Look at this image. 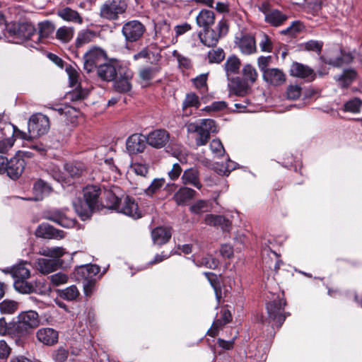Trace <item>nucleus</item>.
<instances>
[{
  "instance_id": "f257e3e1",
  "label": "nucleus",
  "mask_w": 362,
  "mask_h": 362,
  "mask_svg": "<svg viewBox=\"0 0 362 362\" xmlns=\"http://www.w3.org/2000/svg\"><path fill=\"white\" fill-rule=\"evenodd\" d=\"M107 198L110 201V204H107V207L114 209L117 212L124 214L135 219L141 217V212L134 199L129 196H126L123 199H119L110 192L107 193Z\"/></svg>"
},
{
  "instance_id": "f03ea898",
  "label": "nucleus",
  "mask_w": 362,
  "mask_h": 362,
  "mask_svg": "<svg viewBox=\"0 0 362 362\" xmlns=\"http://www.w3.org/2000/svg\"><path fill=\"white\" fill-rule=\"evenodd\" d=\"M187 132L197 133L196 144L198 146L206 144L211 133H216L218 129L214 120L211 119H202L199 123L191 122L186 124Z\"/></svg>"
},
{
  "instance_id": "7ed1b4c3",
  "label": "nucleus",
  "mask_w": 362,
  "mask_h": 362,
  "mask_svg": "<svg viewBox=\"0 0 362 362\" xmlns=\"http://www.w3.org/2000/svg\"><path fill=\"white\" fill-rule=\"evenodd\" d=\"M14 320L18 334V338L28 336L40 325L39 315L34 310L21 312L17 315Z\"/></svg>"
},
{
  "instance_id": "20e7f679",
  "label": "nucleus",
  "mask_w": 362,
  "mask_h": 362,
  "mask_svg": "<svg viewBox=\"0 0 362 362\" xmlns=\"http://www.w3.org/2000/svg\"><path fill=\"white\" fill-rule=\"evenodd\" d=\"M228 31V25L224 19L218 21L215 28L209 27L204 28L202 32L199 33L201 42L207 47L216 46L220 38L225 36Z\"/></svg>"
},
{
  "instance_id": "39448f33",
  "label": "nucleus",
  "mask_w": 362,
  "mask_h": 362,
  "mask_svg": "<svg viewBox=\"0 0 362 362\" xmlns=\"http://www.w3.org/2000/svg\"><path fill=\"white\" fill-rule=\"evenodd\" d=\"M30 136H40L46 134L50 129V122L47 116L40 113L32 115L28 122Z\"/></svg>"
},
{
  "instance_id": "423d86ee",
  "label": "nucleus",
  "mask_w": 362,
  "mask_h": 362,
  "mask_svg": "<svg viewBox=\"0 0 362 362\" xmlns=\"http://www.w3.org/2000/svg\"><path fill=\"white\" fill-rule=\"evenodd\" d=\"M259 10L264 14L265 22L272 26L279 27L288 20L287 14L272 7L267 1H263L259 6Z\"/></svg>"
},
{
  "instance_id": "0eeeda50",
  "label": "nucleus",
  "mask_w": 362,
  "mask_h": 362,
  "mask_svg": "<svg viewBox=\"0 0 362 362\" xmlns=\"http://www.w3.org/2000/svg\"><path fill=\"white\" fill-rule=\"evenodd\" d=\"M127 4L122 0H107L100 7V15L107 20H116L124 13Z\"/></svg>"
},
{
  "instance_id": "6e6552de",
  "label": "nucleus",
  "mask_w": 362,
  "mask_h": 362,
  "mask_svg": "<svg viewBox=\"0 0 362 362\" xmlns=\"http://www.w3.org/2000/svg\"><path fill=\"white\" fill-rule=\"evenodd\" d=\"M36 29L30 22L11 23L8 24V33L18 40H26L35 34Z\"/></svg>"
},
{
  "instance_id": "1a4fd4ad",
  "label": "nucleus",
  "mask_w": 362,
  "mask_h": 362,
  "mask_svg": "<svg viewBox=\"0 0 362 362\" xmlns=\"http://www.w3.org/2000/svg\"><path fill=\"white\" fill-rule=\"evenodd\" d=\"M146 32L145 25L137 20L126 22L122 28V33L128 42H135L139 40Z\"/></svg>"
},
{
  "instance_id": "9d476101",
  "label": "nucleus",
  "mask_w": 362,
  "mask_h": 362,
  "mask_svg": "<svg viewBox=\"0 0 362 362\" xmlns=\"http://www.w3.org/2000/svg\"><path fill=\"white\" fill-rule=\"evenodd\" d=\"M320 59L325 64L339 67L351 62L353 57L351 53L344 52L341 49L335 48L328 51L325 56H321Z\"/></svg>"
},
{
  "instance_id": "9b49d317",
  "label": "nucleus",
  "mask_w": 362,
  "mask_h": 362,
  "mask_svg": "<svg viewBox=\"0 0 362 362\" xmlns=\"http://www.w3.org/2000/svg\"><path fill=\"white\" fill-rule=\"evenodd\" d=\"M133 76L132 71L127 67H118V74L113 79V87L115 91L119 93H129L132 88L131 80Z\"/></svg>"
},
{
  "instance_id": "f8f14e48",
  "label": "nucleus",
  "mask_w": 362,
  "mask_h": 362,
  "mask_svg": "<svg viewBox=\"0 0 362 362\" xmlns=\"http://www.w3.org/2000/svg\"><path fill=\"white\" fill-rule=\"evenodd\" d=\"M105 60V52L100 48L93 47L84 54V69L88 73L91 72L101 66Z\"/></svg>"
},
{
  "instance_id": "ddd939ff",
  "label": "nucleus",
  "mask_w": 362,
  "mask_h": 362,
  "mask_svg": "<svg viewBox=\"0 0 362 362\" xmlns=\"http://www.w3.org/2000/svg\"><path fill=\"white\" fill-rule=\"evenodd\" d=\"M286 301L283 299H274L267 304V310L269 322H275L278 327L281 326L286 320V315H284Z\"/></svg>"
},
{
  "instance_id": "4468645a",
  "label": "nucleus",
  "mask_w": 362,
  "mask_h": 362,
  "mask_svg": "<svg viewBox=\"0 0 362 362\" xmlns=\"http://www.w3.org/2000/svg\"><path fill=\"white\" fill-rule=\"evenodd\" d=\"M235 43L243 54L250 55L257 51L255 38L252 35L241 33L235 37Z\"/></svg>"
},
{
  "instance_id": "2eb2a0df",
  "label": "nucleus",
  "mask_w": 362,
  "mask_h": 362,
  "mask_svg": "<svg viewBox=\"0 0 362 362\" xmlns=\"http://www.w3.org/2000/svg\"><path fill=\"white\" fill-rule=\"evenodd\" d=\"M170 139V134L165 129H158L151 132L146 137V143L156 148L165 146Z\"/></svg>"
},
{
  "instance_id": "dca6fc26",
  "label": "nucleus",
  "mask_w": 362,
  "mask_h": 362,
  "mask_svg": "<svg viewBox=\"0 0 362 362\" xmlns=\"http://www.w3.org/2000/svg\"><path fill=\"white\" fill-rule=\"evenodd\" d=\"M101 189L96 185H88L83 189V199L93 208L98 209L103 205L100 196Z\"/></svg>"
},
{
  "instance_id": "f3484780",
  "label": "nucleus",
  "mask_w": 362,
  "mask_h": 362,
  "mask_svg": "<svg viewBox=\"0 0 362 362\" xmlns=\"http://www.w3.org/2000/svg\"><path fill=\"white\" fill-rule=\"evenodd\" d=\"M25 166V160L20 156H15L8 160L6 173L10 178L16 180L21 175Z\"/></svg>"
},
{
  "instance_id": "a211bd4d",
  "label": "nucleus",
  "mask_w": 362,
  "mask_h": 362,
  "mask_svg": "<svg viewBox=\"0 0 362 362\" xmlns=\"http://www.w3.org/2000/svg\"><path fill=\"white\" fill-rule=\"evenodd\" d=\"M146 138L142 134H134L127 139V150L129 154L141 153L146 148Z\"/></svg>"
},
{
  "instance_id": "6ab92c4d",
  "label": "nucleus",
  "mask_w": 362,
  "mask_h": 362,
  "mask_svg": "<svg viewBox=\"0 0 362 362\" xmlns=\"http://www.w3.org/2000/svg\"><path fill=\"white\" fill-rule=\"evenodd\" d=\"M36 337L44 345L53 346L58 341L59 333L53 328L43 327L37 331Z\"/></svg>"
},
{
  "instance_id": "aec40b11",
  "label": "nucleus",
  "mask_w": 362,
  "mask_h": 362,
  "mask_svg": "<svg viewBox=\"0 0 362 362\" xmlns=\"http://www.w3.org/2000/svg\"><path fill=\"white\" fill-rule=\"evenodd\" d=\"M35 235L37 237L47 239H62L65 237L63 230L56 229L47 223L40 224L36 229Z\"/></svg>"
},
{
  "instance_id": "412c9836",
  "label": "nucleus",
  "mask_w": 362,
  "mask_h": 362,
  "mask_svg": "<svg viewBox=\"0 0 362 362\" xmlns=\"http://www.w3.org/2000/svg\"><path fill=\"white\" fill-rule=\"evenodd\" d=\"M181 180L184 185H192L198 189L202 187L199 171L196 167L185 170L181 176Z\"/></svg>"
},
{
  "instance_id": "4be33fe9",
  "label": "nucleus",
  "mask_w": 362,
  "mask_h": 362,
  "mask_svg": "<svg viewBox=\"0 0 362 362\" xmlns=\"http://www.w3.org/2000/svg\"><path fill=\"white\" fill-rule=\"evenodd\" d=\"M290 74L291 76L308 81H313L315 77V74L311 68L298 62H293L291 64Z\"/></svg>"
},
{
  "instance_id": "5701e85b",
  "label": "nucleus",
  "mask_w": 362,
  "mask_h": 362,
  "mask_svg": "<svg viewBox=\"0 0 362 362\" xmlns=\"http://www.w3.org/2000/svg\"><path fill=\"white\" fill-rule=\"evenodd\" d=\"M204 222L206 225L219 227L223 231H229L231 227V221L221 215L207 214Z\"/></svg>"
},
{
  "instance_id": "b1692460",
  "label": "nucleus",
  "mask_w": 362,
  "mask_h": 362,
  "mask_svg": "<svg viewBox=\"0 0 362 362\" xmlns=\"http://www.w3.org/2000/svg\"><path fill=\"white\" fill-rule=\"evenodd\" d=\"M52 190V187L49 183L42 179H38L33 185V191L34 197L31 199L35 201L42 200L50 194Z\"/></svg>"
},
{
  "instance_id": "393cba45",
  "label": "nucleus",
  "mask_w": 362,
  "mask_h": 362,
  "mask_svg": "<svg viewBox=\"0 0 362 362\" xmlns=\"http://www.w3.org/2000/svg\"><path fill=\"white\" fill-rule=\"evenodd\" d=\"M201 103L199 98L195 93H187L182 102V116H190L193 113L192 109H198Z\"/></svg>"
},
{
  "instance_id": "a878e982",
  "label": "nucleus",
  "mask_w": 362,
  "mask_h": 362,
  "mask_svg": "<svg viewBox=\"0 0 362 362\" xmlns=\"http://www.w3.org/2000/svg\"><path fill=\"white\" fill-rule=\"evenodd\" d=\"M97 74L102 80L110 81L118 74V68L112 63L105 62L98 67Z\"/></svg>"
},
{
  "instance_id": "bb28decb",
  "label": "nucleus",
  "mask_w": 362,
  "mask_h": 362,
  "mask_svg": "<svg viewBox=\"0 0 362 362\" xmlns=\"http://www.w3.org/2000/svg\"><path fill=\"white\" fill-rule=\"evenodd\" d=\"M262 75L265 81L274 86L281 85L286 81L285 74L281 69L277 68L269 69Z\"/></svg>"
},
{
  "instance_id": "cd10ccee",
  "label": "nucleus",
  "mask_w": 362,
  "mask_h": 362,
  "mask_svg": "<svg viewBox=\"0 0 362 362\" xmlns=\"http://www.w3.org/2000/svg\"><path fill=\"white\" fill-rule=\"evenodd\" d=\"M62 264L59 259L40 258L36 262V267L42 274H49L57 270Z\"/></svg>"
},
{
  "instance_id": "c85d7f7f",
  "label": "nucleus",
  "mask_w": 362,
  "mask_h": 362,
  "mask_svg": "<svg viewBox=\"0 0 362 362\" xmlns=\"http://www.w3.org/2000/svg\"><path fill=\"white\" fill-rule=\"evenodd\" d=\"M172 235L170 229L166 227H157L151 231L154 244L162 245L169 241Z\"/></svg>"
},
{
  "instance_id": "c756f323",
  "label": "nucleus",
  "mask_w": 362,
  "mask_h": 362,
  "mask_svg": "<svg viewBox=\"0 0 362 362\" xmlns=\"http://www.w3.org/2000/svg\"><path fill=\"white\" fill-rule=\"evenodd\" d=\"M196 194V191L187 187H180L174 194L173 199L177 205H185Z\"/></svg>"
},
{
  "instance_id": "7c9ffc66",
  "label": "nucleus",
  "mask_w": 362,
  "mask_h": 362,
  "mask_svg": "<svg viewBox=\"0 0 362 362\" xmlns=\"http://www.w3.org/2000/svg\"><path fill=\"white\" fill-rule=\"evenodd\" d=\"M27 262H21L10 269L4 270L5 273H11L13 279H28L30 275V269L26 267Z\"/></svg>"
},
{
  "instance_id": "2f4dec72",
  "label": "nucleus",
  "mask_w": 362,
  "mask_h": 362,
  "mask_svg": "<svg viewBox=\"0 0 362 362\" xmlns=\"http://www.w3.org/2000/svg\"><path fill=\"white\" fill-rule=\"evenodd\" d=\"M196 22L199 27L207 28L215 23V13L213 11L202 9L196 17Z\"/></svg>"
},
{
  "instance_id": "473e14b6",
  "label": "nucleus",
  "mask_w": 362,
  "mask_h": 362,
  "mask_svg": "<svg viewBox=\"0 0 362 362\" xmlns=\"http://www.w3.org/2000/svg\"><path fill=\"white\" fill-rule=\"evenodd\" d=\"M47 218L59 224L64 228H71L75 226V220L67 218L64 214L59 211L50 213Z\"/></svg>"
},
{
  "instance_id": "72a5a7b5",
  "label": "nucleus",
  "mask_w": 362,
  "mask_h": 362,
  "mask_svg": "<svg viewBox=\"0 0 362 362\" xmlns=\"http://www.w3.org/2000/svg\"><path fill=\"white\" fill-rule=\"evenodd\" d=\"M74 207L82 220L88 218L95 211L87 202L80 199L74 202Z\"/></svg>"
},
{
  "instance_id": "f704fd0d",
  "label": "nucleus",
  "mask_w": 362,
  "mask_h": 362,
  "mask_svg": "<svg viewBox=\"0 0 362 362\" xmlns=\"http://www.w3.org/2000/svg\"><path fill=\"white\" fill-rule=\"evenodd\" d=\"M0 335H9L11 337L18 338V334L14 319L7 322L4 317L0 318Z\"/></svg>"
},
{
  "instance_id": "c9c22d12",
  "label": "nucleus",
  "mask_w": 362,
  "mask_h": 362,
  "mask_svg": "<svg viewBox=\"0 0 362 362\" xmlns=\"http://www.w3.org/2000/svg\"><path fill=\"white\" fill-rule=\"evenodd\" d=\"M58 16L63 20L69 22H73L78 24L83 23V19L79 13L71 8L66 7L59 10L57 13Z\"/></svg>"
},
{
  "instance_id": "e433bc0d",
  "label": "nucleus",
  "mask_w": 362,
  "mask_h": 362,
  "mask_svg": "<svg viewBox=\"0 0 362 362\" xmlns=\"http://www.w3.org/2000/svg\"><path fill=\"white\" fill-rule=\"evenodd\" d=\"M240 64V60L237 56H229L224 64V70L226 76L229 77L230 75L238 74Z\"/></svg>"
},
{
  "instance_id": "4c0bfd02",
  "label": "nucleus",
  "mask_w": 362,
  "mask_h": 362,
  "mask_svg": "<svg viewBox=\"0 0 362 362\" xmlns=\"http://www.w3.org/2000/svg\"><path fill=\"white\" fill-rule=\"evenodd\" d=\"M173 57L176 59L178 68L182 71H188L192 69L193 63L191 59L184 54H180L178 51L174 50L172 53Z\"/></svg>"
},
{
  "instance_id": "58836bf2",
  "label": "nucleus",
  "mask_w": 362,
  "mask_h": 362,
  "mask_svg": "<svg viewBox=\"0 0 362 362\" xmlns=\"http://www.w3.org/2000/svg\"><path fill=\"white\" fill-rule=\"evenodd\" d=\"M356 73L354 69H345L342 74L335 76V80L339 82L341 88L348 87L355 79Z\"/></svg>"
},
{
  "instance_id": "ea45409f",
  "label": "nucleus",
  "mask_w": 362,
  "mask_h": 362,
  "mask_svg": "<svg viewBox=\"0 0 362 362\" xmlns=\"http://www.w3.org/2000/svg\"><path fill=\"white\" fill-rule=\"evenodd\" d=\"M74 29L72 27L62 26L56 31V39L62 43L69 42L74 37Z\"/></svg>"
},
{
  "instance_id": "a19ab883",
  "label": "nucleus",
  "mask_w": 362,
  "mask_h": 362,
  "mask_svg": "<svg viewBox=\"0 0 362 362\" xmlns=\"http://www.w3.org/2000/svg\"><path fill=\"white\" fill-rule=\"evenodd\" d=\"M64 168L68 175L71 177L81 176L86 169L84 164L80 162L66 163L64 165Z\"/></svg>"
},
{
  "instance_id": "79ce46f5",
  "label": "nucleus",
  "mask_w": 362,
  "mask_h": 362,
  "mask_svg": "<svg viewBox=\"0 0 362 362\" xmlns=\"http://www.w3.org/2000/svg\"><path fill=\"white\" fill-rule=\"evenodd\" d=\"M39 253L45 257H52V259H59L65 253V249L62 247H45L40 250Z\"/></svg>"
},
{
  "instance_id": "37998d69",
  "label": "nucleus",
  "mask_w": 362,
  "mask_h": 362,
  "mask_svg": "<svg viewBox=\"0 0 362 362\" xmlns=\"http://www.w3.org/2000/svg\"><path fill=\"white\" fill-rule=\"evenodd\" d=\"M39 37L40 39H45L49 37L54 31V25L49 21H44L38 23Z\"/></svg>"
},
{
  "instance_id": "c03bdc74",
  "label": "nucleus",
  "mask_w": 362,
  "mask_h": 362,
  "mask_svg": "<svg viewBox=\"0 0 362 362\" xmlns=\"http://www.w3.org/2000/svg\"><path fill=\"white\" fill-rule=\"evenodd\" d=\"M362 100L358 98H354L344 103L342 110L356 114L360 112Z\"/></svg>"
},
{
  "instance_id": "a18cd8bd",
  "label": "nucleus",
  "mask_w": 362,
  "mask_h": 362,
  "mask_svg": "<svg viewBox=\"0 0 362 362\" xmlns=\"http://www.w3.org/2000/svg\"><path fill=\"white\" fill-rule=\"evenodd\" d=\"M243 76L245 82H250L252 84L256 81L258 74L255 67L247 64L243 68Z\"/></svg>"
},
{
  "instance_id": "49530a36",
  "label": "nucleus",
  "mask_w": 362,
  "mask_h": 362,
  "mask_svg": "<svg viewBox=\"0 0 362 362\" xmlns=\"http://www.w3.org/2000/svg\"><path fill=\"white\" fill-rule=\"evenodd\" d=\"M225 58V52L222 48L212 49L207 54L208 62L210 64H219Z\"/></svg>"
},
{
  "instance_id": "de8ad7c7",
  "label": "nucleus",
  "mask_w": 362,
  "mask_h": 362,
  "mask_svg": "<svg viewBox=\"0 0 362 362\" xmlns=\"http://www.w3.org/2000/svg\"><path fill=\"white\" fill-rule=\"evenodd\" d=\"M26 279H16L13 284L16 291L22 293H30L34 291L33 286L25 281Z\"/></svg>"
},
{
  "instance_id": "09e8293b",
  "label": "nucleus",
  "mask_w": 362,
  "mask_h": 362,
  "mask_svg": "<svg viewBox=\"0 0 362 362\" xmlns=\"http://www.w3.org/2000/svg\"><path fill=\"white\" fill-rule=\"evenodd\" d=\"M80 293L76 286L72 285L63 289L60 291L59 296L61 298L67 300H74L76 299Z\"/></svg>"
},
{
  "instance_id": "8fccbe9b",
  "label": "nucleus",
  "mask_w": 362,
  "mask_h": 362,
  "mask_svg": "<svg viewBox=\"0 0 362 362\" xmlns=\"http://www.w3.org/2000/svg\"><path fill=\"white\" fill-rule=\"evenodd\" d=\"M94 37L95 33L93 31L88 30H83L78 33L76 38V45L77 47H81L86 43L91 42Z\"/></svg>"
},
{
  "instance_id": "3c124183",
  "label": "nucleus",
  "mask_w": 362,
  "mask_h": 362,
  "mask_svg": "<svg viewBox=\"0 0 362 362\" xmlns=\"http://www.w3.org/2000/svg\"><path fill=\"white\" fill-rule=\"evenodd\" d=\"M259 36L260 41L259 45L261 51L264 52H272L274 48L272 39L264 33H261Z\"/></svg>"
},
{
  "instance_id": "603ef678",
  "label": "nucleus",
  "mask_w": 362,
  "mask_h": 362,
  "mask_svg": "<svg viewBox=\"0 0 362 362\" xmlns=\"http://www.w3.org/2000/svg\"><path fill=\"white\" fill-rule=\"evenodd\" d=\"M165 180L164 178H155L151 185L145 189L146 194L152 196L161 189L165 185Z\"/></svg>"
},
{
  "instance_id": "864d4df0",
  "label": "nucleus",
  "mask_w": 362,
  "mask_h": 362,
  "mask_svg": "<svg viewBox=\"0 0 362 362\" xmlns=\"http://www.w3.org/2000/svg\"><path fill=\"white\" fill-rule=\"evenodd\" d=\"M18 309V303L11 300H4L0 303V311L5 314H13Z\"/></svg>"
},
{
  "instance_id": "5fc2aeb1",
  "label": "nucleus",
  "mask_w": 362,
  "mask_h": 362,
  "mask_svg": "<svg viewBox=\"0 0 362 362\" xmlns=\"http://www.w3.org/2000/svg\"><path fill=\"white\" fill-rule=\"evenodd\" d=\"M69 356V351L64 346H59L52 353V358L55 362H65Z\"/></svg>"
},
{
  "instance_id": "6e6d98bb",
  "label": "nucleus",
  "mask_w": 362,
  "mask_h": 362,
  "mask_svg": "<svg viewBox=\"0 0 362 362\" xmlns=\"http://www.w3.org/2000/svg\"><path fill=\"white\" fill-rule=\"evenodd\" d=\"M209 146L214 156L219 158L224 155L225 148L219 139H213L211 141Z\"/></svg>"
},
{
  "instance_id": "4d7b16f0",
  "label": "nucleus",
  "mask_w": 362,
  "mask_h": 362,
  "mask_svg": "<svg viewBox=\"0 0 362 362\" xmlns=\"http://www.w3.org/2000/svg\"><path fill=\"white\" fill-rule=\"evenodd\" d=\"M204 274L206 276V278L208 279V280L209 281L211 286L214 288L216 298H217L218 301H219L221 292V288L219 286V283L217 280L216 275L211 272H205Z\"/></svg>"
},
{
  "instance_id": "13d9d810",
  "label": "nucleus",
  "mask_w": 362,
  "mask_h": 362,
  "mask_svg": "<svg viewBox=\"0 0 362 362\" xmlns=\"http://www.w3.org/2000/svg\"><path fill=\"white\" fill-rule=\"evenodd\" d=\"M231 86L235 94L238 95H241L246 93L248 88V86L246 82L245 81H242L239 78L233 80L231 83Z\"/></svg>"
},
{
  "instance_id": "bf43d9fd",
  "label": "nucleus",
  "mask_w": 362,
  "mask_h": 362,
  "mask_svg": "<svg viewBox=\"0 0 362 362\" xmlns=\"http://www.w3.org/2000/svg\"><path fill=\"white\" fill-rule=\"evenodd\" d=\"M323 47V42L317 40H309L303 44V47L309 52L320 54Z\"/></svg>"
},
{
  "instance_id": "052dcab7",
  "label": "nucleus",
  "mask_w": 362,
  "mask_h": 362,
  "mask_svg": "<svg viewBox=\"0 0 362 362\" xmlns=\"http://www.w3.org/2000/svg\"><path fill=\"white\" fill-rule=\"evenodd\" d=\"M130 170L136 175L146 177L148 173V167L146 164L140 163H133L130 165Z\"/></svg>"
},
{
  "instance_id": "680f3d73",
  "label": "nucleus",
  "mask_w": 362,
  "mask_h": 362,
  "mask_svg": "<svg viewBox=\"0 0 362 362\" xmlns=\"http://www.w3.org/2000/svg\"><path fill=\"white\" fill-rule=\"evenodd\" d=\"M206 81L207 74H202L194 78L193 83L197 88L199 89L202 93H204L207 90Z\"/></svg>"
},
{
  "instance_id": "e2e57ef3",
  "label": "nucleus",
  "mask_w": 362,
  "mask_h": 362,
  "mask_svg": "<svg viewBox=\"0 0 362 362\" xmlns=\"http://www.w3.org/2000/svg\"><path fill=\"white\" fill-rule=\"evenodd\" d=\"M236 165L237 164L235 162L228 159L226 165L224 166L221 165L219 168L216 167V170L218 174L228 176L232 170L236 168Z\"/></svg>"
},
{
  "instance_id": "0e129e2a",
  "label": "nucleus",
  "mask_w": 362,
  "mask_h": 362,
  "mask_svg": "<svg viewBox=\"0 0 362 362\" xmlns=\"http://www.w3.org/2000/svg\"><path fill=\"white\" fill-rule=\"evenodd\" d=\"M219 261L211 255L203 257L200 261V265L206 268L215 269L218 267Z\"/></svg>"
},
{
  "instance_id": "69168bd1",
  "label": "nucleus",
  "mask_w": 362,
  "mask_h": 362,
  "mask_svg": "<svg viewBox=\"0 0 362 362\" xmlns=\"http://www.w3.org/2000/svg\"><path fill=\"white\" fill-rule=\"evenodd\" d=\"M158 72V70L156 68L147 67L144 68L139 71L140 78L146 81H148L151 80Z\"/></svg>"
},
{
  "instance_id": "338daca9",
  "label": "nucleus",
  "mask_w": 362,
  "mask_h": 362,
  "mask_svg": "<svg viewBox=\"0 0 362 362\" xmlns=\"http://www.w3.org/2000/svg\"><path fill=\"white\" fill-rule=\"evenodd\" d=\"M301 95V88L298 85H290L287 88L286 95L288 99L296 100Z\"/></svg>"
},
{
  "instance_id": "774afa93",
  "label": "nucleus",
  "mask_w": 362,
  "mask_h": 362,
  "mask_svg": "<svg viewBox=\"0 0 362 362\" xmlns=\"http://www.w3.org/2000/svg\"><path fill=\"white\" fill-rule=\"evenodd\" d=\"M272 57L271 56H260L257 59V65L259 69L262 72V74H264V71H268L267 66L272 63Z\"/></svg>"
}]
</instances>
